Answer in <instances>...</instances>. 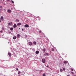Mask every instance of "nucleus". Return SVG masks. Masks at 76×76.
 <instances>
[{
  "mask_svg": "<svg viewBox=\"0 0 76 76\" xmlns=\"http://www.w3.org/2000/svg\"><path fill=\"white\" fill-rule=\"evenodd\" d=\"M42 63H45V59L44 58L42 59Z\"/></svg>",
  "mask_w": 76,
  "mask_h": 76,
  "instance_id": "nucleus-1",
  "label": "nucleus"
},
{
  "mask_svg": "<svg viewBox=\"0 0 76 76\" xmlns=\"http://www.w3.org/2000/svg\"><path fill=\"white\" fill-rule=\"evenodd\" d=\"M28 44L29 45H32L33 44H32V43L31 42H28Z\"/></svg>",
  "mask_w": 76,
  "mask_h": 76,
  "instance_id": "nucleus-2",
  "label": "nucleus"
},
{
  "mask_svg": "<svg viewBox=\"0 0 76 76\" xmlns=\"http://www.w3.org/2000/svg\"><path fill=\"white\" fill-rule=\"evenodd\" d=\"M0 20H1L2 21H3V20H4V18H3V16H1V18H0Z\"/></svg>",
  "mask_w": 76,
  "mask_h": 76,
  "instance_id": "nucleus-3",
  "label": "nucleus"
},
{
  "mask_svg": "<svg viewBox=\"0 0 76 76\" xmlns=\"http://www.w3.org/2000/svg\"><path fill=\"white\" fill-rule=\"evenodd\" d=\"M46 50H45V48H44L42 50V51H43L44 53H45V51Z\"/></svg>",
  "mask_w": 76,
  "mask_h": 76,
  "instance_id": "nucleus-4",
  "label": "nucleus"
},
{
  "mask_svg": "<svg viewBox=\"0 0 76 76\" xmlns=\"http://www.w3.org/2000/svg\"><path fill=\"white\" fill-rule=\"evenodd\" d=\"M7 12L8 13H11V12H12V11L10 10H8L7 11Z\"/></svg>",
  "mask_w": 76,
  "mask_h": 76,
  "instance_id": "nucleus-5",
  "label": "nucleus"
},
{
  "mask_svg": "<svg viewBox=\"0 0 76 76\" xmlns=\"http://www.w3.org/2000/svg\"><path fill=\"white\" fill-rule=\"evenodd\" d=\"M17 27V25H16V24H14L13 26V28H16Z\"/></svg>",
  "mask_w": 76,
  "mask_h": 76,
  "instance_id": "nucleus-6",
  "label": "nucleus"
},
{
  "mask_svg": "<svg viewBox=\"0 0 76 76\" xmlns=\"http://www.w3.org/2000/svg\"><path fill=\"white\" fill-rule=\"evenodd\" d=\"M39 53V51L37 50L36 52V54H38V53Z\"/></svg>",
  "mask_w": 76,
  "mask_h": 76,
  "instance_id": "nucleus-7",
  "label": "nucleus"
},
{
  "mask_svg": "<svg viewBox=\"0 0 76 76\" xmlns=\"http://www.w3.org/2000/svg\"><path fill=\"white\" fill-rule=\"evenodd\" d=\"M17 26H19V25H21V23H19L17 24Z\"/></svg>",
  "mask_w": 76,
  "mask_h": 76,
  "instance_id": "nucleus-8",
  "label": "nucleus"
},
{
  "mask_svg": "<svg viewBox=\"0 0 76 76\" xmlns=\"http://www.w3.org/2000/svg\"><path fill=\"white\" fill-rule=\"evenodd\" d=\"M25 27H27V28L29 27V25L28 24H26L25 25Z\"/></svg>",
  "mask_w": 76,
  "mask_h": 76,
  "instance_id": "nucleus-9",
  "label": "nucleus"
},
{
  "mask_svg": "<svg viewBox=\"0 0 76 76\" xmlns=\"http://www.w3.org/2000/svg\"><path fill=\"white\" fill-rule=\"evenodd\" d=\"M9 56H10V57H11V56H12V55L11 54V53H8Z\"/></svg>",
  "mask_w": 76,
  "mask_h": 76,
  "instance_id": "nucleus-10",
  "label": "nucleus"
},
{
  "mask_svg": "<svg viewBox=\"0 0 76 76\" xmlns=\"http://www.w3.org/2000/svg\"><path fill=\"white\" fill-rule=\"evenodd\" d=\"M17 38H20V34H17Z\"/></svg>",
  "mask_w": 76,
  "mask_h": 76,
  "instance_id": "nucleus-11",
  "label": "nucleus"
},
{
  "mask_svg": "<svg viewBox=\"0 0 76 76\" xmlns=\"http://www.w3.org/2000/svg\"><path fill=\"white\" fill-rule=\"evenodd\" d=\"M15 21L17 22H19V20L17 19Z\"/></svg>",
  "mask_w": 76,
  "mask_h": 76,
  "instance_id": "nucleus-12",
  "label": "nucleus"
},
{
  "mask_svg": "<svg viewBox=\"0 0 76 76\" xmlns=\"http://www.w3.org/2000/svg\"><path fill=\"white\" fill-rule=\"evenodd\" d=\"M33 44L34 45H36V44H37V42H34Z\"/></svg>",
  "mask_w": 76,
  "mask_h": 76,
  "instance_id": "nucleus-13",
  "label": "nucleus"
},
{
  "mask_svg": "<svg viewBox=\"0 0 76 76\" xmlns=\"http://www.w3.org/2000/svg\"><path fill=\"white\" fill-rule=\"evenodd\" d=\"M13 39H16V37H13Z\"/></svg>",
  "mask_w": 76,
  "mask_h": 76,
  "instance_id": "nucleus-14",
  "label": "nucleus"
},
{
  "mask_svg": "<svg viewBox=\"0 0 76 76\" xmlns=\"http://www.w3.org/2000/svg\"><path fill=\"white\" fill-rule=\"evenodd\" d=\"M13 28H10V30H11V31H13Z\"/></svg>",
  "mask_w": 76,
  "mask_h": 76,
  "instance_id": "nucleus-15",
  "label": "nucleus"
},
{
  "mask_svg": "<svg viewBox=\"0 0 76 76\" xmlns=\"http://www.w3.org/2000/svg\"><path fill=\"white\" fill-rule=\"evenodd\" d=\"M60 70L61 72H63V69H60Z\"/></svg>",
  "mask_w": 76,
  "mask_h": 76,
  "instance_id": "nucleus-16",
  "label": "nucleus"
},
{
  "mask_svg": "<svg viewBox=\"0 0 76 76\" xmlns=\"http://www.w3.org/2000/svg\"><path fill=\"white\" fill-rule=\"evenodd\" d=\"M64 64H67V61H64Z\"/></svg>",
  "mask_w": 76,
  "mask_h": 76,
  "instance_id": "nucleus-17",
  "label": "nucleus"
},
{
  "mask_svg": "<svg viewBox=\"0 0 76 76\" xmlns=\"http://www.w3.org/2000/svg\"><path fill=\"white\" fill-rule=\"evenodd\" d=\"M10 23H9L8 24V26H10Z\"/></svg>",
  "mask_w": 76,
  "mask_h": 76,
  "instance_id": "nucleus-18",
  "label": "nucleus"
},
{
  "mask_svg": "<svg viewBox=\"0 0 76 76\" xmlns=\"http://www.w3.org/2000/svg\"><path fill=\"white\" fill-rule=\"evenodd\" d=\"M21 72H20V71H18V75H19L20 73Z\"/></svg>",
  "mask_w": 76,
  "mask_h": 76,
  "instance_id": "nucleus-19",
  "label": "nucleus"
},
{
  "mask_svg": "<svg viewBox=\"0 0 76 76\" xmlns=\"http://www.w3.org/2000/svg\"><path fill=\"white\" fill-rule=\"evenodd\" d=\"M52 51H54V49L53 48H52Z\"/></svg>",
  "mask_w": 76,
  "mask_h": 76,
  "instance_id": "nucleus-20",
  "label": "nucleus"
},
{
  "mask_svg": "<svg viewBox=\"0 0 76 76\" xmlns=\"http://www.w3.org/2000/svg\"><path fill=\"white\" fill-rule=\"evenodd\" d=\"M63 70L64 71H65V70H66V69H65V68H63Z\"/></svg>",
  "mask_w": 76,
  "mask_h": 76,
  "instance_id": "nucleus-21",
  "label": "nucleus"
},
{
  "mask_svg": "<svg viewBox=\"0 0 76 76\" xmlns=\"http://www.w3.org/2000/svg\"><path fill=\"white\" fill-rule=\"evenodd\" d=\"M42 76H45V73L43 74Z\"/></svg>",
  "mask_w": 76,
  "mask_h": 76,
  "instance_id": "nucleus-22",
  "label": "nucleus"
},
{
  "mask_svg": "<svg viewBox=\"0 0 76 76\" xmlns=\"http://www.w3.org/2000/svg\"><path fill=\"white\" fill-rule=\"evenodd\" d=\"M39 33H41V32H42V31H39Z\"/></svg>",
  "mask_w": 76,
  "mask_h": 76,
  "instance_id": "nucleus-23",
  "label": "nucleus"
},
{
  "mask_svg": "<svg viewBox=\"0 0 76 76\" xmlns=\"http://www.w3.org/2000/svg\"><path fill=\"white\" fill-rule=\"evenodd\" d=\"M71 70L72 71H73L74 70V69H71Z\"/></svg>",
  "mask_w": 76,
  "mask_h": 76,
  "instance_id": "nucleus-24",
  "label": "nucleus"
},
{
  "mask_svg": "<svg viewBox=\"0 0 76 76\" xmlns=\"http://www.w3.org/2000/svg\"><path fill=\"white\" fill-rule=\"evenodd\" d=\"M71 73H72V74H73V75H74V73H73V72H71Z\"/></svg>",
  "mask_w": 76,
  "mask_h": 76,
  "instance_id": "nucleus-25",
  "label": "nucleus"
},
{
  "mask_svg": "<svg viewBox=\"0 0 76 76\" xmlns=\"http://www.w3.org/2000/svg\"><path fill=\"white\" fill-rule=\"evenodd\" d=\"M11 1L12 3H14V2L12 0Z\"/></svg>",
  "mask_w": 76,
  "mask_h": 76,
  "instance_id": "nucleus-26",
  "label": "nucleus"
},
{
  "mask_svg": "<svg viewBox=\"0 0 76 76\" xmlns=\"http://www.w3.org/2000/svg\"><path fill=\"white\" fill-rule=\"evenodd\" d=\"M3 7L2 6H0V8H2Z\"/></svg>",
  "mask_w": 76,
  "mask_h": 76,
  "instance_id": "nucleus-27",
  "label": "nucleus"
},
{
  "mask_svg": "<svg viewBox=\"0 0 76 76\" xmlns=\"http://www.w3.org/2000/svg\"><path fill=\"white\" fill-rule=\"evenodd\" d=\"M46 54L47 55H48L49 54L48 53H46Z\"/></svg>",
  "mask_w": 76,
  "mask_h": 76,
  "instance_id": "nucleus-28",
  "label": "nucleus"
},
{
  "mask_svg": "<svg viewBox=\"0 0 76 76\" xmlns=\"http://www.w3.org/2000/svg\"><path fill=\"white\" fill-rule=\"evenodd\" d=\"M0 10H3V9H2V8L0 9Z\"/></svg>",
  "mask_w": 76,
  "mask_h": 76,
  "instance_id": "nucleus-29",
  "label": "nucleus"
},
{
  "mask_svg": "<svg viewBox=\"0 0 76 76\" xmlns=\"http://www.w3.org/2000/svg\"><path fill=\"white\" fill-rule=\"evenodd\" d=\"M16 70H17L18 71V70H19V69H18V68H17V69H16Z\"/></svg>",
  "mask_w": 76,
  "mask_h": 76,
  "instance_id": "nucleus-30",
  "label": "nucleus"
},
{
  "mask_svg": "<svg viewBox=\"0 0 76 76\" xmlns=\"http://www.w3.org/2000/svg\"><path fill=\"white\" fill-rule=\"evenodd\" d=\"M0 32H1V33H2V32H3V31H0Z\"/></svg>",
  "mask_w": 76,
  "mask_h": 76,
  "instance_id": "nucleus-31",
  "label": "nucleus"
},
{
  "mask_svg": "<svg viewBox=\"0 0 76 76\" xmlns=\"http://www.w3.org/2000/svg\"><path fill=\"white\" fill-rule=\"evenodd\" d=\"M22 31H23V29L22 28Z\"/></svg>",
  "mask_w": 76,
  "mask_h": 76,
  "instance_id": "nucleus-32",
  "label": "nucleus"
},
{
  "mask_svg": "<svg viewBox=\"0 0 76 76\" xmlns=\"http://www.w3.org/2000/svg\"><path fill=\"white\" fill-rule=\"evenodd\" d=\"M47 67H49H49L47 65Z\"/></svg>",
  "mask_w": 76,
  "mask_h": 76,
  "instance_id": "nucleus-33",
  "label": "nucleus"
},
{
  "mask_svg": "<svg viewBox=\"0 0 76 76\" xmlns=\"http://www.w3.org/2000/svg\"><path fill=\"white\" fill-rule=\"evenodd\" d=\"M4 11H6V9H4Z\"/></svg>",
  "mask_w": 76,
  "mask_h": 76,
  "instance_id": "nucleus-34",
  "label": "nucleus"
},
{
  "mask_svg": "<svg viewBox=\"0 0 76 76\" xmlns=\"http://www.w3.org/2000/svg\"><path fill=\"white\" fill-rule=\"evenodd\" d=\"M10 23H11V24H12V22H11Z\"/></svg>",
  "mask_w": 76,
  "mask_h": 76,
  "instance_id": "nucleus-35",
  "label": "nucleus"
},
{
  "mask_svg": "<svg viewBox=\"0 0 76 76\" xmlns=\"http://www.w3.org/2000/svg\"><path fill=\"white\" fill-rule=\"evenodd\" d=\"M44 56H46V55L45 54H44Z\"/></svg>",
  "mask_w": 76,
  "mask_h": 76,
  "instance_id": "nucleus-36",
  "label": "nucleus"
},
{
  "mask_svg": "<svg viewBox=\"0 0 76 76\" xmlns=\"http://www.w3.org/2000/svg\"><path fill=\"white\" fill-rule=\"evenodd\" d=\"M17 76H20L19 75H17Z\"/></svg>",
  "mask_w": 76,
  "mask_h": 76,
  "instance_id": "nucleus-37",
  "label": "nucleus"
},
{
  "mask_svg": "<svg viewBox=\"0 0 76 76\" xmlns=\"http://www.w3.org/2000/svg\"><path fill=\"white\" fill-rule=\"evenodd\" d=\"M22 73H23L24 74V72H22Z\"/></svg>",
  "mask_w": 76,
  "mask_h": 76,
  "instance_id": "nucleus-38",
  "label": "nucleus"
},
{
  "mask_svg": "<svg viewBox=\"0 0 76 76\" xmlns=\"http://www.w3.org/2000/svg\"><path fill=\"white\" fill-rule=\"evenodd\" d=\"M67 76H70L69 75H67Z\"/></svg>",
  "mask_w": 76,
  "mask_h": 76,
  "instance_id": "nucleus-39",
  "label": "nucleus"
},
{
  "mask_svg": "<svg viewBox=\"0 0 76 76\" xmlns=\"http://www.w3.org/2000/svg\"><path fill=\"white\" fill-rule=\"evenodd\" d=\"M0 22H1V20H0Z\"/></svg>",
  "mask_w": 76,
  "mask_h": 76,
  "instance_id": "nucleus-40",
  "label": "nucleus"
},
{
  "mask_svg": "<svg viewBox=\"0 0 76 76\" xmlns=\"http://www.w3.org/2000/svg\"><path fill=\"white\" fill-rule=\"evenodd\" d=\"M74 76H76V75H74Z\"/></svg>",
  "mask_w": 76,
  "mask_h": 76,
  "instance_id": "nucleus-41",
  "label": "nucleus"
},
{
  "mask_svg": "<svg viewBox=\"0 0 76 76\" xmlns=\"http://www.w3.org/2000/svg\"><path fill=\"white\" fill-rule=\"evenodd\" d=\"M19 29H20V28H19Z\"/></svg>",
  "mask_w": 76,
  "mask_h": 76,
  "instance_id": "nucleus-42",
  "label": "nucleus"
},
{
  "mask_svg": "<svg viewBox=\"0 0 76 76\" xmlns=\"http://www.w3.org/2000/svg\"><path fill=\"white\" fill-rule=\"evenodd\" d=\"M1 12L0 11V13Z\"/></svg>",
  "mask_w": 76,
  "mask_h": 76,
  "instance_id": "nucleus-43",
  "label": "nucleus"
}]
</instances>
